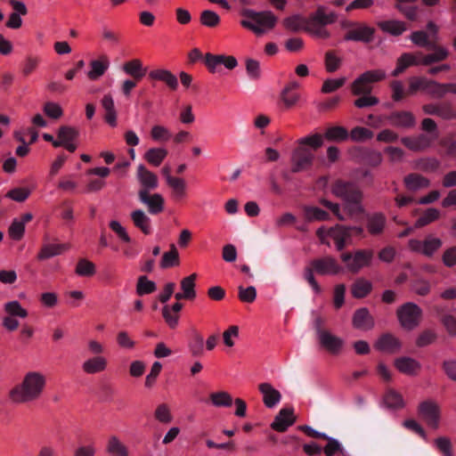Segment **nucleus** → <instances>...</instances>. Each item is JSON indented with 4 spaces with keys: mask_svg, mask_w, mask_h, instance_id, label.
I'll list each match as a JSON object with an SVG mask.
<instances>
[{
    "mask_svg": "<svg viewBox=\"0 0 456 456\" xmlns=\"http://www.w3.org/2000/svg\"><path fill=\"white\" fill-rule=\"evenodd\" d=\"M116 339L118 346L123 349L132 350L135 346L134 340L126 330L118 331Z\"/></svg>",
    "mask_w": 456,
    "mask_h": 456,
    "instance_id": "63",
    "label": "nucleus"
},
{
    "mask_svg": "<svg viewBox=\"0 0 456 456\" xmlns=\"http://www.w3.org/2000/svg\"><path fill=\"white\" fill-rule=\"evenodd\" d=\"M384 402L391 409H401L405 405L402 395L395 390H388L385 395Z\"/></svg>",
    "mask_w": 456,
    "mask_h": 456,
    "instance_id": "43",
    "label": "nucleus"
},
{
    "mask_svg": "<svg viewBox=\"0 0 456 456\" xmlns=\"http://www.w3.org/2000/svg\"><path fill=\"white\" fill-rule=\"evenodd\" d=\"M411 250L421 253L426 256H432L443 245L441 239L429 235L424 240H410L408 242Z\"/></svg>",
    "mask_w": 456,
    "mask_h": 456,
    "instance_id": "13",
    "label": "nucleus"
},
{
    "mask_svg": "<svg viewBox=\"0 0 456 456\" xmlns=\"http://www.w3.org/2000/svg\"><path fill=\"white\" fill-rule=\"evenodd\" d=\"M404 184L411 191H418L429 185V180L419 174H410L404 177Z\"/></svg>",
    "mask_w": 456,
    "mask_h": 456,
    "instance_id": "37",
    "label": "nucleus"
},
{
    "mask_svg": "<svg viewBox=\"0 0 456 456\" xmlns=\"http://www.w3.org/2000/svg\"><path fill=\"white\" fill-rule=\"evenodd\" d=\"M121 69L126 75L133 77L135 80L142 79L147 72V69L140 59H132L126 61Z\"/></svg>",
    "mask_w": 456,
    "mask_h": 456,
    "instance_id": "28",
    "label": "nucleus"
},
{
    "mask_svg": "<svg viewBox=\"0 0 456 456\" xmlns=\"http://www.w3.org/2000/svg\"><path fill=\"white\" fill-rule=\"evenodd\" d=\"M197 278L196 273H192L181 281V289L183 292L184 296H186V299H193L196 297L195 291V281Z\"/></svg>",
    "mask_w": 456,
    "mask_h": 456,
    "instance_id": "44",
    "label": "nucleus"
},
{
    "mask_svg": "<svg viewBox=\"0 0 456 456\" xmlns=\"http://www.w3.org/2000/svg\"><path fill=\"white\" fill-rule=\"evenodd\" d=\"M386 72L382 69L368 70L359 76L352 84V93L354 95L369 94L372 90V84L383 80Z\"/></svg>",
    "mask_w": 456,
    "mask_h": 456,
    "instance_id": "6",
    "label": "nucleus"
},
{
    "mask_svg": "<svg viewBox=\"0 0 456 456\" xmlns=\"http://www.w3.org/2000/svg\"><path fill=\"white\" fill-rule=\"evenodd\" d=\"M70 246L67 243H45L37 254V259L45 261L57 256L69 250Z\"/></svg>",
    "mask_w": 456,
    "mask_h": 456,
    "instance_id": "24",
    "label": "nucleus"
},
{
    "mask_svg": "<svg viewBox=\"0 0 456 456\" xmlns=\"http://www.w3.org/2000/svg\"><path fill=\"white\" fill-rule=\"evenodd\" d=\"M316 235L322 244L330 247L332 240L336 248L341 251L345 247L350 244V229L346 226L337 224L332 227L321 226L316 231Z\"/></svg>",
    "mask_w": 456,
    "mask_h": 456,
    "instance_id": "3",
    "label": "nucleus"
},
{
    "mask_svg": "<svg viewBox=\"0 0 456 456\" xmlns=\"http://www.w3.org/2000/svg\"><path fill=\"white\" fill-rule=\"evenodd\" d=\"M4 312L13 317L24 319L28 316V311L21 305L18 300L6 302L4 305Z\"/></svg>",
    "mask_w": 456,
    "mask_h": 456,
    "instance_id": "42",
    "label": "nucleus"
},
{
    "mask_svg": "<svg viewBox=\"0 0 456 456\" xmlns=\"http://www.w3.org/2000/svg\"><path fill=\"white\" fill-rule=\"evenodd\" d=\"M304 217L308 222L329 220L330 215L318 207L304 206Z\"/></svg>",
    "mask_w": 456,
    "mask_h": 456,
    "instance_id": "36",
    "label": "nucleus"
},
{
    "mask_svg": "<svg viewBox=\"0 0 456 456\" xmlns=\"http://www.w3.org/2000/svg\"><path fill=\"white\" fill-rule=\"evenodd\" d=\"M157 289L156 283L149 280L146 276H140L136 284V294L144 296L154 292Z\"/></svg>",
    "mask_w": 456,
    "mask_h": 456,
    "instance_id": "46",
    "label": "nucleus"
},
{
    "mask_svg": "<svg viewBox=\"0 0 456 456\" xmlns=\"http://www.w3.org/2000/svg\"><path fill=\"white\" fill-rule=\"evenodd\" d=\"M110 66V61L109 57L105 54H102L97 59L90 61L86 76L91 81H97L106 73Z\"/></svg>",
    "mask_w": 456,
    "mask_h": 456,
    "instance_id": "15",
    "label": "nucleus"
},
{
    "mask_svg": "<svg viewBox=\"0 0 456 456\" xmlns=\"http://www.w3.org/2000/svg\"><path fill=\"white\" fill-rule=\"evenodd\" d=\"M305 30L310 34L318 37L320 38H329L330 37V32L325 28V26L317 24L314 21L307 20L305 21Z\"/></svg>",
    "mask_w": 456,
    "mask_h": 456,
    "instance_id": "54",
    "label": "nucleus"
},
{
    "mask_svg": "<svg viewBox=\"0 0 456 456\" xmlns=\"http://www.w3.org/2000/svg\"><path fill=\"white\" fill-rule=\"evenodd\" d=\"M305 21H307V19H305L300 14H293L283 20V25L287 29L297 31L302 28L305 29Z\"/></svg>",
    "mask_w": 456,
    "mask_h": 456,
    "instance_id": "49",
    "label": "nucleus"
},
{
    "mask_svg": "<svg viewBox=\"0 0 456 456\" xmlns=\"http://www.w3.org/2000/svg\"><path fill=\"white\" fill-rule=\"evenodd\" d=\"M30 193L31 191L28 188L17 187L9 191L5 197L16 202H23L29 197Z\"/></svg>",
    "mask_w": 456,
    "mask_h": 456,
    "instance_id": "55",
    "label": "nucleus"
},
{
    "mask_svg": "<svg viewBox=\"0 0 456 456\" xmlns=\"http://www.w3.org/2000/svg\"><path fill=\"white\" fill-rule=\"evenodd\" d=\"M424 92L436 98H441L445 95L444 85L429 79H427Z\"/></svg>",
    "mask_w": 456,
    "mask_h": 456,
    "instance_id": "60",
    "label": "nucleus"
},
{
    "mask_svg": "<svg viewBox=\"0 0 456 456\" xmlns=\"http://www.w3.org/2000/svg\"><path fill=\"white\" fill-rule=\"evenodd\" d=\"M396 315L400 325L404 330H412L420 323L422 310L415 303L408 302L397 309Z\"/></svg>",
    "mask_w": 456,
    "mask_h": 456,
    "instance_id": "5",
    "label": "nucleus"
},
{
    "mask_svg": "<svg viewBox=\"0 0 456 456\" xmlns=\"http://www.w3.org/2000/svg\"><path fill=\"white\" fill-rule=\"evenodd\" d=\"M155 419L164 424L170 423L173 419L169 407L166 403L158 405L154 412Z\"/></svg>",
    "mask_w": 456,
    "mask_h": 456,
    "instance_id": "61",
    "label": "nucleus"
},
{
    "mask_svg": "<svg viewBox=\"0 0 456 456\" xmlns=\"http://www.w3.org/2000/svg\"><path fill=\"white\" fill-rule=\"evenodd\" d=\"M419 413L427 424L432 428H438L441 410L439 404L434 400H426L419 403Z\"/></svg>",
    "mask_w": 456,
    "mask_h": 456,
    "instance_id": "12",
    "label": "nucleus"
},
{
    "mask_svg": "<svg viewBox=\"0 0 456 456\" xmlns=\"http://www.w3.org/2000/svg\"><path fill=\"white\" fill-rule=\"evenodd\" d=\"M259 391L263 395L264 404L267 408L275 407L281 400V394L270 383L265 382L260 384Z\"/></svg>",
    "mask_w": 456,
    "mask_h": 456,
    "instance_id": "26",
    "label": "nucleus"
},
{
    "mask_svg": "<svg viewBox=\"0 0 456 456\" xmlns=\"http://www.w3.org/2000/svg\"><path fill=\"white\" fill-rule=\"evenodd\" d=\"M353 325L354 328L362 330L373 328L374 321L367 308L362 307L355 311L353 317Z\"/></svg>",
    "mask_w": 456,
    "mask_h": 456,
    "instance_id": "30",
    "label": "nucleus"
},
{
    "mask_svg": "<svg viewBox=\"0 0 456 456\" xmlns=\"http://www.w3.org/2000/svg\"><path fill=\"white\" fill-rule=\"evenodd\" d=\"M139 200L144 204L150 214L157 215L164 209V198L159 193L150 194L146 191H138Z\"/></svg>",
    "mask_w": 456,
    "mask_h": 456,
    "instance_id": "16",
    "label": "nucleus"
},
{
    "mask_svg": "<svg viewBox=\"0 0 456 456\" xmlns=\"http://www.w3.org/2000/svg\"><path fill=\"white\" fill-rule=\"evenodd\" d=\"M75 272L78 276L90 277V276H93L96 273V267L93 262H91L86 258H82V259L78 260V262L76 265Z\"/></svg>",
    "mask_w": 456,
    "mask_h": 456,
    "instance_id": "47",
    "label": "nucleus"
},
{
    "mask_svg": "<svg viewBox=\"0 0 456 456\" xmlns=\"http://www.w3.org/2000/svg\"><path fill=\"white\" fill-rule=\"evenodd\" d=\"M389 125L397 128L409 129L415 126L416 119L410 111H395L387 117Z\"/></svg>",
    "mask_w": 456,
    "mask_h": 456,
    "instance_id": "18",
    "label": "nucleus"
},
{
    "mask_svg": "<svg viewBox=\"0 0 456 456\" xmlns=\"http://www.w3.org/2000/svg\"><path fill=\"white\" fill-rule=\"evenodd\" d=\"M136 177L142 186L140 191L150 192L159 186V180L156 174L147 169L142 164L137 167Z\"/></svg>",
    "mask_w": 456,
    "mask_h": 456,
    "instance_id": "17",
    "label": "nucleus"
},
{
    "mask_svg": "<svg viewBox=\"0 0 456 456\" xmlns=\"http://www.w3.org/2000/svg\"><path fill=\"white\" fill-rule=\"evenodd\" d=\"M449 52L445 47H436L433 53L427 54L422 58V65H429L445 60Z\"/></svg>",
    "mask_w": 456,
    "mask_h": 456,
    "instance_id": "51",
    "label": "nucleus"
},
{
    "mask_svg": "<svg viewBox=\"0 0 456 456\" xmlns=\"http://www.w3.org/2000/svg\"><path fill=\"white\" fill-rule=\"evenodd\" d=\"M107 452L111 456H128V451L126 445L115 436L109 438Z\"/></svg>",
    "mask_w": 456,
    "mask_h": 456,
    "instance_id": "39",
    "label": "nucleus"
},
{
    "mask_svg": "<svg viewBox=\"0 0 456 456\" xmlns=\"http://www.w3.org/2000/svg\"><path fill=\"white\" fill-rule=\"evenodd\" d=\"M191 354L193 356H200L204 352V340L203 337L200 334H195L192 340L188 345Z\"/></svg>",
    "mask_w": 456,
    "mask_h": 456,
    "instance_id": "64",
    "label": "nucleus"
},
{
    "mask_svg": "<svg viewBox=\"0 0 456 456\" xmlns=\"http://www.w3.org/2000/svg\"><path fill=\"white\" fill-rule=\"evenodd\" d=\"M395 366L401 373L408 376L417 375L421 368L419 362L409 356L396 358Z\"/></svg>",
    "mask_w": 456,
    "mask_h": 456,
    "instance_id": "25",
    "label": "nucleus"
},
{
    "mask_svg": "<svg viewBox=\"0 0 456 456\" xmlns=\"http://www.w3.org/2000/svg\"><path fill=\"white\" fill-rule=\"evenodd\" d=\"M131 219L135 227L140 229L144 234L151 232V218L142 209L134 210L131 213Z\"/></svg>",
    "mask_w": 456,
    "mask_h": 456,
    "instance_id": "31",
    "label": "nucleus"
},
{
    "mask_svg": "<svg viewBox=\"0 0 456 456\" xmlns=\"http://www.w3.org/2000/svg\"><path fill=\"white\" fill-rule=\"evenodd\" d=\"M25 233V225L19 221L18 218H14L8 229V234L11 239L14 240H20Z\"/></svg>",
    "mask_w": 456,
    "mask_h": 456,
    "instance_id": "57",
    "label": "nucleus"
},
{
    "mask_svg": "<svg viewBox=\"0 0 456 456\" xmlns=\"http://www.w3.org/2000/svg\"><path fill=\"white\" fill-rule=\"evenodd\" d=\"M81 368L88 375L101 373L107 370L108 360L103 355H94L86 359L82 362Z\"/></svg>",
    "mask_w": 456,
    "mask_h": 456,
    "instance_id": "19",
    "label": "nucleus"
},
{
    "mask_svg": "<svg viewBox=\"0 0 456 456\" xmlns=\"http://www.w3.org/2000/svg\"><path fill=\"white\" fill-rule=\"evenodd\" d=\"M314 160V153L305 147L297 148L291 155V171L299 173L311 168Z\"/></svg>",
    "mask_w": 456,
    "mask_h": 456,
    "instance_id": "10",
    "label": "nucleus"
},
{
    "mask_svg": "<svg viewBox=\"0 0 456 456\" xmlns=\"http://www.w3.org/2000/svg\"><path fill=\"white\" fill-rule=\"evenodd\" d=\"M179 264V254L175 245H171L169 251L165 252L160 261V267L169 268Z\"/></svg>",
    "mask_w": 456,
    "mask_h": 456,
    "instance_id": "48",
    "label": "nucleus"
},
{
    "mask_svg": "<svg viewBox=\"0 0 456 456\" xmlns=\"http://www.w3.org/2000/svg\"><path fill=\"white\" fill-rule=\"evenodd\" d=\"M317 24L327 26L334 23L337 20V14L334 12L329 11L325 6H318L316 11L313 12L307 19Z\"/></svg>",
    "mask_w": 456,
    "mask_h": 456,
    "instance_id": "29",
    "label": "nucleus"
},
{
    "mask_svg": "<svg viewBox=\"0 0 456 456\" xmlns=\"http://www.w3.org/2000/svg\"><path fill=\"white\" fill-rule=\"evenodd\" d=\"M372 285L370 281L359 279L357 280L352 287V295L356 298H362L366 297L371 290Z\"/></svg>",
    "mask_w": 456,
    "mask_h": 456,
    "instance_id": "45",
    "label": "nucleus"
},
{
    "mask_svg": "<svg viewBox=\"0 0 456 456\" xmlns=\"http://www.w3.org/2000/svg\"><path fill=\"white\" fill-rule=\"evenodd\" d=\"M149 77L151 79L165 82L172 90H175L178 87V80L176 77L167 69L151 70Z\"/></svg>",
    "mask_w": 456,
    "mask_h": 456,
    "instance_id": "34",
    "label": "nucleus"
},
{
    "mask_svg": "<svg viewBox=\"0 0 456 456\" xmlns=\"http://www.w3.org/2000/svg\"><path fill=\"white\" fill-rule=\"evenodd\" d=\"M167 185L171 190V196L175 200H180L187 195V183L186 181L182 177H175Z\"/></svg>",
    "mask_w": 456,
    "mask_h": 456,
    "instance_id": "32",
    "label": "nucleus"
},
{
    "mask_svg": "<svg viewBox=\"0 0 456 456\" xmlns=\"http://www.w3.org/2000/svg\"><path fill=\"white\" fill-rule=\"evenodd\" d=\"M379 27L393 36H399L406 30L404 22L399 20H385L379 22Z\"/></svg>",
    "mask_w": 456,
    "mask_h": 456,
    "instance_id": "40",
    "label": "nucleus"
},
{
    "mask_svg": "<svg viewBox=\"0 0 456 456\" xmlns=\"http://www.w3.org/2000/svg\"><path fill=\"white\" fill-rule=\"evenodd\" d=\"M411 289L413 293L424 297L429 294L431 286L428 280L418 279L411 283Z\"/></svg>",
    "mask_w": 456,
    "mask_h": 456,
    "instance_id": "56",
    "label": "nucleus"
},
{
    "mask_svg": "<svg viewBox=\"0 0 456 456\" xmlns=\"http://www.w3.org/2000/svg\"><path fill=\"white\" fill-rule=\"evenodd\" d=\"M401 341L392 334L382 335L375 343V348L379 351L395 354L400 351Z\"/></svg>",
    "mask_w": 456,
    "mask_h": 456,
    "instance_id": "22",
    "label": "nucleus"
},
{
    "mask_svg": "<svg viewBox=\"0 0 456 456\" xmlns=\"http://www.w3.org/2000/svg\"><path fill=\"white\" fill-rule=\"evenodd\" d=\"M150 134L151 138L157 142H167L172 138L170 129L163 125L152 126Z\"/></svg>",
    "mask_w": 456,
    "mask_h": 456,
    "instance_id": "41",
    "label": "nucleus"
},
{
    "mask_svg": "<svg viewBox=\"0 0 456 456\" xmlns=\"http://www.w3.org/2000/svg\"><path fill=\"white\" fill-rule=\"evenodd\" d=\"M372 259L373 251L371 249H359L354 253L341 255V260L346 264L347 270L354 273L370 265Z\"/></svg>",
    "mask_w": 456,
    "mask_h": 456,
    "instance_id": "7",
    "label": "nucleus"
},
{
    "mask_svg": "<svg viewBox=\"0 0 456 456\" xmlns=\"http://www.w3.org/2000/svg\"><path fill=\"white\" fill-rule=\"evenodd\" d=\"M299 83L292 80L289 82L281 92V100L286 108H291L300 100V95L297 92Z\"/></svg>",
    "mask_w": 456,
    "mask_h": 456,
    "instance_id": "23",
    "label": "nucleus"
},
{
    "mask_svg": "<svg viewBox=\"0 0 456 456\" xmlns=\"http://www.w3.org/2000/svg\"><path fill=\"white\" fill-rule=\"evenodd\" d=\"M200 22L202 25L209 28L216 27L220 22L219 15L210 10L203 11L200 14Z\"/></svg>",
    "mask_w": 456,
    "mask_h": 456,
    "instance_id": "62",
    "label": "nucleus"
},
{
    "mask_svg": "<svg viewBox=\"0 0 456 456\" xmlns=\"http://www.w3.org/2000/svg\"><path fill=\"white\" fill-rule=\"evenodd\" d=\"M332 193L345 201L346 208L350 214L362 211V192L354 183L338 182L332 187Z\"/></svg>",
    "mask_w": 456,
    "mask_h": 456,
    "instance_id": "4",
    "label": "nucleus"
},
{
    "mask_svg": "<svg viewBox=\"0 0 456 456\" xmlns=\"http://www.w3.org/2000/svg\"><path fill=\"white\" fill-rule=\"evenodd\" d=\"M43 110L48 118L53 119H58L63 114L61 106L55 102H45Z\"/></svg>",
    "mask_w": 456,
    "mask_h": 456,
    "instance_id": "59",
    "label": "nucleus"
},
{
    "mask_svg": "<svg viewBox=\"0 0 456 456\" xmlns=\"http://www.w3.org/2000/svg\"><path fill=\"white\" fill-rule=\"evenodd\" d=\"M375 29L363 23H355L346 32L344 39L346 41H355L362 43H370L374 37Z\"/></svg>",
    "mask_w": 456,
    "mask_h": 456,
    "instance_id": "14",
    "label": "nucleus"
},
{
    "mask_svg": "<svg viewBox=\"0 0 456 456\" xmlns=\"http://www.w3.org/2000/svg\"><path fill=\"white\" fill-rule=\"evenodd\" d=\"M210 400L216 407H229L232 403V397L224 391L215 392L210 395Z\"/></svg>",
    "mask_w": 456,
    "mask_h": 456,
    "instance_id": "53",
    "label": "nucleus"
},
{
    "mask_svg": "<svg viewBox=\"0 0 456 456\" xmlns=\"http://www.w3.org/2000/svg\"><path fill=\"white\" fill-rule=\"evenodd\" d=\"M386 225V217L381 213L370 215L367 220V229L372 235L379 234L383 232Z\"/></svg>",
    "mask_w": 456,
    "mask_h": 456,
    "instance_id": "35",
    "label": "nucleus"
},
{
    "mask_svg": "<svg viewBox=\"0 0 456 456\" xmlns=\"http://www.w3.org/2000/svg\"><path fill=\"white\" fill-rule=\"evenodd\" d=\"M306 268L313 269V273L315 272L320 275L334 276L343 272V267L330 256L312 260Z\"/></svg>",
    "mask_w": 456,
    "mask_h": 456,
    "instance_id": "8",
    "label": "nucleus"
},
{
    "mask_svg": "<svg viewBox=\"0 0 456 456\" xmlns=\"http://www.w3.org/2000/svg\"><path fill=\"white\" fill-rule=\"evenodd\" d=\"M245 70L248 77L250 80H259L262 77V69L259 61L247 57L244 60Z\"/></svg>",
    "mask_w": 456,
    "mask_h": 456,
    "instance_id": "38",
    "label": "nucleus"
},
{
    "mask_svg": "<svg viewBox=\"0 0 456 456\" xmlns=\"http://www.w3.org/2000/svg\"><path fill=\"white\" fill-rule=\"evenodd\" d=\"M168 154L165 147H154L144 153V159L153 167H159Z\"/></svg>",
    "mask_w": 456,
    "mask_h": 456,
    "instance_id": "33",
    "label": "nucleus"
},
{
    "mask_svg": "<svg viewBox=\"0 0 456 456\" xmlns=\"http://www.w3.org/2000/svg\"><path fill=\"white\" fill-rule=\"evenodd\" d=\"M439 216H440V211L438 209L434 208H428L423 213V215L417 219L414 226L416 228L423 227V226L436 221V219H438Z\"/></svg>",
    "mask_w": 456,
    "mask_h": 456,
    "instance_id": "52",
    "label": "nucleus"
},
{
    "mask_svg": "<svg viewBox=\"0 0 456 456\" xmlns=\"http://www.w3.org/2000/svg\"><path fill=\"white\" fill-rule=\"evenodd\" d=\"M204 63L209 72L218 73L221 71V66L232 70L238 66L237 59L232 55L207 53L204 58Z\"/></svg>",
    "mask_w": 456,
    "mask_h": 456,
    "instance_id": "9",
    "label": "nucleus"
},
{
    "mask_svg": "<svg viewBox=\"0 0 456 456\" xmlns=\"http://www.w3.org/2000/svg\"><path fill=\"white\" fill-rule=\"evenodd\" d=\"M318 339L321 345L331 354H338L344 346V340L327 330H319Z\"/></svg>",
    "mask_w": 456,
    "mask_h": 456,
    "instance_id": "21",
    "label": "nucleus"
},
{
    "mask_svg": "<svg viewBox=\"0 0 456 456\" xmlns=\"http://www.w3.org/2000/svg\"><path fill=\"white\" fill-rule=\"evenodd\" d=\"M240 15V25L258 37L273 29L278 20L271 11L256 12L252 9H243Z\"/></svg>",
    "mask_w": 456,
    "mask_h": 456,
    "instance_id": "2",
    "label": "nucleus"
},
{
    "mask_svg": "<svg viewBox=\"0 0 456 456\" xmlns=\"http://www.w3.org/2000/svg\"><path fill=\"white\" fill-rule=\"evenodd\" d=\"M58 139L54 142V147H63L70 152H74L77 149V138L79 131L69 126H61L58 130Z\"/></svg>",
    "mask_w": 456,
    "mask_h": 456,
    "instance_id": "11",
    "label": "nucleus"
},
{
    "mask_svg": "<svg viewBox=\"0 0 456 456\" xmlns=\"http://www.w3.org/2000/svg\"><path fill=\"white\" fill-rule=\"evenodd\" d=\"M422 58L423 55L420 53L415 54L405 53L402 54L397 61V66L393 70L392 75L395 77L398 76L408 67L422 64Z\"/></svg>",
    "mask_w": 456,
    "mask_h": 456,
    "instance_id": "27",
    "label": "nucleus"
},
{
    "mask_svg": "<svg viewBox=\"0 0 456 456\" xmlns=\"http://www.w3.org/2000/svg\"><path fill=\"white\" fill-rule=\"evenodd\" d=\"M46 375L39 370H28L18 385L8 394L9 399L15 404L28 403L40 399L46 388Z\"/></svg>",
    "mask_w": 456,
    "mask_h": 456,
    "instance_id": "1",
    "label": "nucleus"
},
{
    "mask_svg": "<svg viewBox=\"0 0 456 456\" xmlns=\"http://www.w3.org/2000/svg\"><path fill=\"white\" fill-rule=\"evenodd\" d=\"M298 143L300 144L299 147H305V145L310 146V150L314 151L322 145L323 139L321 134H316L300 138Z\"/></svg>",
    "mask_w": 456,
    "mask_h": 456,
    "instance_id": "58",
    "label": "nucleus"
},
{
    "mask_svg": "<svg viewBox=\"0 0 456 456\" xmlns=\"http://www.w3.org/2000/svg\"><path fill=\"white\" fill-rule=\"evenodd\" d=\"M347 130L343 126H332L327 129L325 138L331 142H343L348 138Z\"/></svg>",
    "mask_w": 456,
    "mask_h": 456,
    "instance_id": "50",
    "label": "nucleus"
},
{
    "mask_svg": "<svg viewBox=\"0 0 456 456\" xmlns=\"http://www.w3.org/2000/svg\"><path fill=\"white\" fill-rule=\"evenodd\" d=\"M295 420L293 410L290 408H283L276 415L271 424V428L275 431L284 432L294 424Z\"/></svg>",
    "mask_w": 456,
    "mask_h": 456,
    "instance_id": "20",
    "label": "nucleus"
}]
</instances>
